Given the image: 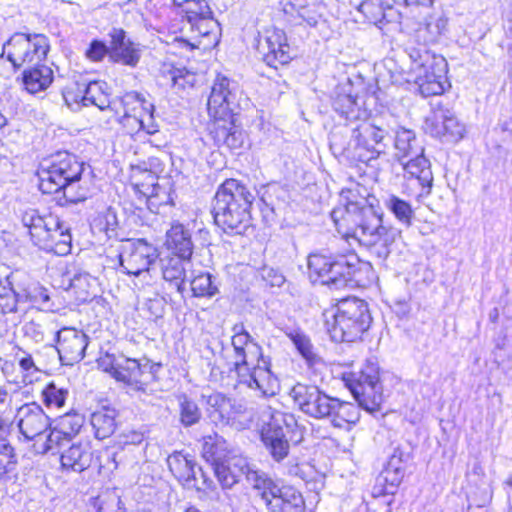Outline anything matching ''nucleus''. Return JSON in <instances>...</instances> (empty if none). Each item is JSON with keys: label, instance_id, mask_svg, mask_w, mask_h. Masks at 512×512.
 Here are the masks:
<instances>
[{"label": "nucleus", "instance_id": "1", "mask_svg": "<svg viewBox=\"0 0 512 512\" xmlns=\"http://www.w3.org/2000/svg\"><path fill=\"white\" fill-rule=\"evenodd\" d=\"M371 200L375 198L361 195L358 188H344L340 193L339 205L331 212V218L345 238L357 240L371 254L385 260L400 231L382 224V218Z\"/></svg>", "mask_w": 512, "mask_h": 512}, {"label": "nucleus", "instance_id": "2", "mask_svg": "<svg viewBox=\"0 0 512 512\" xmlns=\"http://www.w3.org/2000/svg\"><path fill=\"white\" fill-rule=\"evenodd\" d=\"M242 92L236 81L218 75L207 101L209 116L213 119L210 135L219 147L239 149L245 142L242 128L235 123V110L239 106Z\"/></svg>", "mask_w": 512, "mask_h": 512}, {"label": "nucleus", "instance_id": "3", "mask_svg": "<svg viewBox=\"0 0 512 512\" xmlns=\"http://www.w3.org/2000/svg\"><path fill=\"white\" fill-rule=\"evenodd\" d=\"M84 163L67 151L44 159L38 169L39 189L44 194L62 193L60 205L85 201L90 196L88 187L80 184Z\"/></svg>", "mask_w": 512, "mask_h": 512}, {"label": "nucleus", "instance_id": "4", "mask_svg": "<svg viewBox=\"0 0 512 512\" xmlns=\"http://www.w3.org/2000/svg\"><path fill=\"white\" fill-rule=\"evenodd\" d=\"M387 136V130L365 117L350 127H336L330 133L329 143L335 154L369 163L385 152Z\"/></svg>", "mask_w": 512, "mask_h": 512}, {"label": "nucleus", "instance_id": "5", "mask_svg": "<svg viewBox=\"0 0 512 512\" xmlns=\"http://www.w3.org/2000/svg\"><path fill=\"white\" fill-rule=\"evenodd\" d=\"M255 195L236 179H227L217 189L212 214L225 233L243 234L250 226V209Z\"/></svg>", "mask_w": 512, "mask_h": 512}, {"label": "nucleus", "instance_id": "6", "mask_svg": "<svg viewBox=\"0 0 512 512\" xmlns=\"http://www.w3.org/2000/svg\"><path fill=\"white\" fill-rule=\"evenodd\" d=\"M327 331L335 342H354L369 328L372 318L365 301L356 297L340 300L335 310L325 312Z\"/></svg>", "mask_w": 512, "mask_h": 512}, {"label": "nucleus", "instance_id": "7", "mask_svg": "<svg viewBox=\"0 0 512 512\" xmlns=\"http://www.w3.org/2000/svg\"><path fill=\"white\" fill-rule=\"evenodd\" d=\"M408 54L411 66L406 81L415 83L423 97L441 95L450 86L448 65L444 57L418 48H411Z\"/></svg>", "mask_w": 512, "mask_h": 512}, {"label": "nucleus", "instance_id": "8", "mask_svg": "<svg viewBox=\"0 0 512 512\" xmlns=\"http://www.w3.org/2000/svg\"><path fill=\"white\" fill-rule=\"evenodd\" d=\"M359 266L360 260L355 254L332 256L315 252L308 256L310 276L336 290L358 282L355 276Z\"/></svg>", "mask_w": 512, "mask_h": 512}, {"label": "nucleus", "instance_id": "9", "mask_svg": "<svg viewBox=\"0 0 512 512\" xmlns=\"http://www.w3.org/2000/svg\"><path fill=\"white\" fill-rule=\"evenodd\" d=\"M260 439L276 462L284 460L290 450L288 436L297 425L293 415L268 407L262 412Z\"/></svg>", "mask_w": 512, "mask_h": 512}, {"label": "nucleus", "instance_id": "10", "mask_svg": "<svg viewBox=\"0 0 512 512\" xmlns=\"http://www.w3.org/2000/svg\"><path fill=\"white\" fill-rule=\"evenodd\" d=\"M252 495L256 503L266 507L268 512H304L302 494L292 486H280L266 477L255 478Z\"/></svg>", "mask_w": 512, "mask_h": 512}, {"label": "nucleus", "instance_id": "11", "mask_svg": "<svg viewBox=\"0 0 512 512\" xmlns=\"http://www.w3.org/2000/svg\"><path fill=\"white\" fill-rule=\"evenodd\" d=\"M49 42L42 34L16 33L3 45L1 56L6 55L15 69L41 62L47 56Z\"/></svg>", "mask_w": 512, "mask_h": 512}, {"label": "nucleus", "instance_id": "12", "mask_svg": "<svg viewBox=\"0 0 512 512\" xmlns=\"http://www.w3.org/2000/svg\"><path fill=\"white\" fill-rule=\"evenodd\" d=\"M343 380L360 406L369 410L370 403L377 405L381 401L382 386L376 363L367 361L359 371L344 375Z\"/></svg>", "mask_w": 512, "mask_h": 512}, {"label": "nucleus", "instance_id": "13", "mask_svg": "<svg viewBox=\"0 0 512 512\" xmlns=\"http://www.w3.org/2000/svg\"><path fill=\"white\" fill-rule=\"evenodd\" d=\"M157 248L144 239L127 240L121 245L119 263L127 275L146 278L158 258Z\"/></svg>", "mask_w": 512, "mask_h": 512}, {"label": "nucleus", "instance_id": "14", "mask_svg": "<svg viewBox=\"0 0 512 512\" xmlns=\"http://www.w3.org/2000/svg\"><path fill=\"white\" fill-rule=\"evenodd\" d=\"M256 50L262 60L270 67L277 68L290 62V46L283 30L274 26L258 32Z\"/></svg>", "mask_w": 512, "mask_h": 512}, {"label": "nucleus", "instance_id": "15", "mask_svg": "<svg viewBox=\"0 0 512 512\" xmlns=\"http://www.w3.org/2000/svg\"><path fill=\"white\" fill-rule=\"evenodd\" d=\"M290 396L299 410L309 417L323 420L330 415L334 397L315 385L297 383L291 389Z\"/></svg>", "mask_w": 512, "mask_h": 512}, {"label": "nucleus", "instance_id": "16", "mask_svg": "<svg viewBox=\"0 0 512 512\" xmlns=\"http://www.w3.org/2000/svg\"><path fill=\"white\" fill-rule=\"evenodd\" d=\"M236 374L238 385H245L257 392L258 396L269 397L276 394L278 381L270 370L269 358L264 355L261 360H255L254 365H246Z\"/></svg>", "mask_w": 512, "mask_h": 512}, {"label": "nucleus", "instance_id": "17", "mask_svg": "<svg viewBox=\"0 0 512 512\" xmlns=\"http://www.w3.org/2000/svg\"><path fill=\"white\" fill-rule=\"evenodd\" d=\"M56 340L62 364L73 365L84 358L89 337L83 331L65 327L56 333Z\"/></svg>", "mask_w": 512, "mask_h": 512}, {"label": "nucleus", "instance_id": "18", "mask_svg": "<svg viewBox=\"0 0 512 512\" xmlns=\"http://www.w3.org/2000/svg\"><path fill=\"white\" fill-rule=\"evenodd\" d=\"M400 164L404 170L407 186L417 190V196L429 195L433 185V173L430 161L425 157L424 153L421 156L407 159Z\"/></svg>", "mask_w": 512, "mask_h": 512}, {"label": "nucleus", "instance_id": "19", "mask_svg": "<svg viewBox=\"0 0 512 512\" xmlns=\"http://www.w3.org/2000/svg\"><path fill=\"white\" fill-rule=\"evenodd\" d=\"M15 418L21 435L27 441L41 437L50 426L49 417L35 402L22 405Z\"/></svg>", "mask_w": 512, "mask_h": 512}, {"label": "nucleus", "instance_id": "20", "mask_svg": "<svg viewBox=\"0 0 512 512\" xmlns=\"http://www.w3.org/2000/svg\"><path fill=\"white\" fill-rule=\"evenodd\" d=\"M232 346L234 350L233 366L235 372L245 368L246 365H254L255 360H261L262 347L254 341L246 331L243 324L233 327Z\"/></svg>", "mask_w": 512, "mask_h": 512}, {"label": "nucleus", "instance_id": "21", "mask_svg": "<svg viewBox=\"0 0 512 512\" xmlns=\"http://www.w3.org/2000/svg\"><path fill=\"white\" fill-rule=\"evenodd\" d=\"M167 465L175 478L188 488L199 489V479L207 482L204 471L197 466L192 456L175 451L167 458Z\"/></svg>", "mask_w": 512, "mask_h": 512}, {"label": "nucleus", "instance_id": "22", "mask_svg": "<svg viewBox=\"0 0 512 512\" xmlns=\"http://www.w3.org/2000/svg\"><path fill=\"white\" fill-rule=\"evenodd\" d=\"M356 9L374 25L397 22L400 18L395 0H351Z\"/></svg>", "mask_w": 512, "mask_h": 512}, {"label": "nucleus", "instance_id": "23", "mask_svg": "<svg viewBox=\"0 0 512 512\" xmlns=\"http://www.w3.org/2000/svg\"><path fill=\"white\" fill-rule=\"evenodd\" d=\"M24 227L28 229L30 238L35 246L40 249L48 247V235L50 229L58 225V218L53 215L42 216L35 209H28L21 215Z\"/></svg>", "mask_w": 512, "mask_h": 512}, {"label": "nucleus", "instance_id": "24", "mask_svg": "<svg viewBox=\"0 0 512 512\" xmlns=\"http://www.w3.org/2000/svg\"><path fill=\"white\" fill-rule=\"evenodd\" d=\"M109 36L110 53L109 58L111 61L135 67L140 59L139 50L135 47L134 43L126 37L123 29L113 28Z\"/></svg>", "mask_w": 512, "mask_h": 512}, {"label": "nucleus", "instance_id": "25", "mask_svg": "<svg viewBox=\"0 0 512 512\" xmlns=\"http://www.w3.org/2000/svg\"><path fill=\"white\" fill-rule=\"evenodd\" d=\"M189 265L190 259H184L180 255L171 254L160 259L163 279L181 295L186 290L185 277Z\"/></svg>", "mask_w": 512, "mask_h": 512}, {"label": "nucleus", "instance_id": "26", "mask_svg": "<svg viewBox=\"0 0 512 512\" xmlns=\"http://www.w3.org/2000/svg\"><path fill=\"white\" fill-rule=\"evenodd\" d=\"M332 107L345 120L344 126L348 124V127H350L357 121L367 117L366 110L362 109L357 98L350 92H346L344 88L336 92L332 99Z\"/></svg>", "mask_w": 512, "mask_h": 512}, {"label": "nucleus", "instance_id": "27", "mask_svg": "<svg viewBox=\"0 0 512 512\" xmlns=\"http://www.w3.org/2000/svg\"><path fill=\"white\" fill-rule=\"evenodd\" d=\"M166 245L174 255L191 259L194 244L191 231L182 223L174 222L166 232Z\"/></svg>", "mask_w": 512, "mask_h": 512}, {"label": "nucleus", "instance_id": "28", "mask_svg": "<svg viewBox=\"0 0 512 512\" xmlns=\"http://www.w3.org/2000/svg\"><path fill=\"white\" fill-rule=\"evenodd\" d=\"M394 150V157L399 163L421 156L424 153V147L416 137L415 132L405 128L396 132Z\"/></svg>", "mask_w": 512, "mask_h": 512}, {"label": "nucleus", "instance_id": "29", "mask_svg": "<svg viewBox=\"0 0 512 512\" xmlns=\"http://www.w3.org/2000/svg\"><path fill=\"white\" fill-rule=\"evenodd\" d=\"M121 104L123 106V115L117 117V121L125 128L129 133L134 131H140L141 125H143L142 114L137 115L136 110L142 108L145 101L140 97L137 92H128L121 98Z\"/></svg>", "mask_w": 512, "mask_h": 512}, {"label": "nucleus", "instance_id": "30", "mask_svg": "<svg viewBox=\"0 0 512 512\" xmlns=\"http://www.w3.org/2000/svg\"><path fill=\"white\" fill-rule=\"evenodd\" d=\"M330 410V415H327L326 419L336 428L349 430L360 419V409L358 406L350 402L341 401L336 397L333 399Z\"/></svg>", "mask_w": 512, "mask_h": 512}, {"label": "nucleus", "instance_id": "31", "mask_svg": "<svg viewBox=\"0 0 512 512\" xmlns=\"http://www.w3.org/2000/svg\"><path fill=\"white\" fill-rule=\"evenodd\" d=\"M93 453L87 444H73L61 453L60 461L63 469L82 472L92 463Z\"/></svg>", "mask_w": 512, "mask_h": 512}, {"label": "nucleus", "instance_id": "32", "mask_svg": "<svg viewBox=\"0 0 512 512\" xmlns=\"http://www.w3.org/2000/svg\"><path fill=\"white\" fill-rule=\"evenodd\" d=\"M53 79L54 74L51 67L40 62H35L33 66L25 69L22 75L25 89L31 94L46 90Z\"/></svg>", "mask_w": 512, "mask_h": 512}, {"label": "nucleus", "instance_id": "33", "mask_svg": "<svg viewBox=\"0 0 512 512\" xmlns=\"http://www.w3.org/2000/svg\"><path fill=\"white\" fill-rule=\"evenodd\" d=\"M117 416V410L109 406L94 411L90 416V424L95 438L103 440L110 437L116 430Z\"/></svg>", "mask_w": 512, "mask_h": 512}, {"label": "nucleus", "instance_id": "34", "mask_svg": "<svg viewBox=\"0 0 512 512\" xmlns=\"http://www.w3.org/2000/svg\"><path fill=\"white\" fill-rule=\"evenodd\" d=\"M149 367V361L145 363L133 358L121 356L117 359V367L114 371V378L131 386H138L144 370Z\"/></svg>", "mask_w": 512, "mask_h": 512}, {"label": "nucleus", "instance_id": "35", "mask_svg": "<svg viewBox=\"0 0 512 512\" xmlns=\"http://www.w3.org/2000/svg\"><path fill=\"white\" fill-rule=\"evenodd\" d=\"M83 106L93 105L101 111L110 107V92L108 85L102 81H91L84 86V94L81 96Z\"/></svg>", "mask_w": 512, "mask_h": 512}, {"label": "nucleus", "instance_id": "36", "mask_svg": "<svg viewBox=\"0 0 512 512\" xmlns=\"http://www.w3.org/2000/svg\"><path fill=\"white\" fill-rule=\"evenodd\" d=\"M202 456L211 466L223 462L228 456L226 440L218 434L207 435L203 438Z\"/></svg>", "mask_w": 512, "mask_h": 512}, {"label": "nucleus", "instance_id": "37", "mask_svg": "<svg viewBox=\"0 0 512 512\" xmlns=\"http://www.w3.org/2000/svg\"><path fill=\"white\" fill-rule=\"evenodd\" d=\"M48 242L49 247L42 248L47 252L64 256L71 251V234L69 233V228L66 227L59 219L58 225L50 229Z\"/></svg>", "mask_w": 512, "mask_h": 512}, {"label": "nucleus", "instance_id": "38", "mask_svg": "<svg viewBox=\"0 0 512 512\" xmlns=\"http://www.w3.org/2000/svg\"><path fill=\"white\" fill-rule=\"evenodd\" d=\"M408 458V453H405L400 447H395L383 472L385 480L390 481L392 485L400 483L403 477L402 464Z\"/></svg>", "mask_w": 512, "mask_h": 512}, {"label": "nucleus", "instance_id": "39", "mask_svg": "<svg viewBox=\"0 0 512 512\" xmlns=\"http://www.w3.org/2000/svg\"><path fill=\"white\" fill-rule=\"evenodd\" d=\"M289 339L294 344L299 354L309 365L319 362L320 357L315 352L310 338L300 330H294L288 334Z\"/></svg>", "mask_w": 512, "mask_h": 512}, {"label": "nucleus", "instance_id": "40", "mask_svg": "<svg viewBox=\"0 0 512 512\" xmlns=\"http://www.w3.org/2000/svg\"><path fill=\"white\" fill-rule=\"evenodd\" d=\"M385 206L395 218L406 227L412 224L414 211L409 202L395 195H390L385 200Z\"/></svg>", "mask_w": 512, "mask_h": 512}, {"label": "nucleus", "instance_id": "41", "mask_svg": "<svg viewBox=\"0 0 512 512\" xmlns=\"http://www.w3.org/2000/svg\"><path fill=\"white\" fill-rule=\"evenodd\" d=\"M179 404V420L185 427H190L197 424L202 416L198 405L185 394L177 396Z\"/></svg>", "mask_w": 512, "mask_h": 512}, {"label": "nucleus", "instance_id": "42", "mask_svg": "<svg viewBox=\"0 0 512 512\" xmlns=\"http://www.w3.org/2000/svg\"><path fill=\"white\" fill-rule=\"evenodd\" d=\"M190 285L195 297H213L218 293V287L209 273H200L195 276Z\"/></svg>", "mask_w": 512, "mask_h": 512}, {"label": "nucleus", "instance_id": "43", "mask_svg": "<svg viewBox=\"0 0 512 512\" xmlns=\"http://www.w3.org/2000/svg\"><path fill=\"white\" fill-rule=\"evenodd\" d=\"M41 394L46 407L61 408L67 399L68 390L64 387H59L55 382H50L45 386Z\"/></svg>", "mask_w": 512, "mask_h": 512}, {"label": "nucleus", "instance_id": "44", "mask_svg": "<svg viewBox=\"0 0 512 512\" xmlns=\"http://www.w3.org/2000/svg\"><path fill=\"white\" fill-rule=\"evenodd\" d=\"M190 25L191 29L197 31L201 37L208 38L210 43L218 41L219 23L214 19L213 13L190 23Z\"/></svg>", "mask_w": 512, "mask_h": 512}, {"label": "nucleus", "instance_id": "45", "mask_svg": "<svg viewBox=\"0 0 512 512\" xmlns=\"http://www.w3.org/2000/svg\"><path fill=\"white\" fill-rule=\"evenodd\" d=\"M94 281L95 279L89 273L78 271L69 278V287L79 294L78 297L82 301H86L91 296L90 288Z\"/></svg>", "mask_w": 512, "mask_h": 512}, {"label": "nucleus", "instance_id": "46", "mask_svg": "<svg viewBox=\"0 0 512 512\" xmlns=\"http://www.w3.org/2000/svg\"><path fill=\"white\" fill-rule=\"evenodd\" d=\"M85 422L84 416L79 413H67L57 419L56 425L62 430V433L68 437L76 436Z\"/></svg>", "mask_w": 512, "mask_h": 512}, {"label": "nucleus", "instance_id": "47", "mask_svg": "<svg viewBox=\"0 0 512 512\" xmlns=\"http://www.w3.org/2000/svg\"><path fill=\"white\" fill-rule=\"evenodd\" d=\"M120 496L116 490H106L93 500L97 512H116L120 505Z\"/></svg>", "mask_w": 512, "mask_h": 512}, {"label": "nucleus", "instance_id": "48", "mask_svg": "<svg viewBox=\"0 0 512 512\" xmlns=\"http://www.w3.org/2000/svg\"><path fill=\"white\" fill-rule=\"evenodd\" d=\"M448 112L449 109L443 108L441 105H437L434 107L431 116L427 118L426 124L433 136H445V122L448 117Z\"/></svg>", "mask_w": 512, "mask_h": 512}, {"label": "nucleus", "instance_id": "49", "mask_svg": "<svg viewBox=\"0 0 512 512\" xmlns=\"http://www.w3.org/2000/svg\"><path fill=\"white\" fill-rule=\"evenodd\" d=\"M189 23L201 20L204 16H210L212 10L207 0H190V2L181 11Z\"/></svg>", "mask_w": 512, "mask_h": 512}, {"label": "nucleus", "instance_id": "50", "mask_svg": "<svg viewBox=\"0 0 512 512\" xmlns=\"http://www.w3.org/2000/svg\"><path fill=\"white\" fill-rule=\"evenodd\" d=\"M22 300L28 301L33 305L45 306L49 302L50 297L46 288L39 283H32L23 290Z\"/></svg>", "mask_w": 512, "mask_h": 512}, {"label": "nucleus", "instance_id": "51", "mask_svg": "<svg viewBox=\"0 0 512 512\" xmlns=\"http://www.w3.org/2000/svg\"><path fill=\"white\" fill-rule=\"evenodd\" d=\"M212 469L223 489H229L237 483V475L232 473V466L225 461L215 464Z\"/></svg>", "mask_w": 512, "mask_h": 512}, {"label": "nucleus", "instance_id": "52", "mask_svg": "<svg viewBox=\"0 0 512 512\" xmlns=\"http://www.w3.org/2000/svg\"><path fill=\"white\" fill-rule=\"evenodd\" d=\"M16 455L14 448L7 442L0 443V477L14 470Z\"/></svg>", "mask_w": 512, "mask_h": 512}, {"label": "nucleus", "instance_id": "53", "mask_svg": "<svg viewBox=\"0 0 512 512\" xmlns=\"http://www.w3.org/2000/svg\"><path fill=\"white\" fill-rule=\"evenodd\" d=\"M464 127L458 122L453 112L449 110L445 122V138L447 141H458L463 137Z\"/></svg>", "mask_w": 512, "mask_h": 512}, {"label": "nucleus", "instance_id": "54", "mask_svg": "<svg viewBox=\"0 0 512 512\" xmlns=\"http://www.w3.org/2000/svg\"><path fill=\"white\" fill-rule=\"evenodd\" d=\"M70 440L71 437H68L66 434L62 433V430L59 429L58 425H55L47 436L46 441L43 443L42 452L46 453L53 450L54 448L61 447L63 442H68Z\"/></svg>", "mask_w": 512, "mask_h": 512}, {"label": "nucleus", "instance_id": "55", "mask_svg": "<svg viewBox=\"0 0 512 512\" xmlns=\"http://www.w3.org/2000/svg\"><path fill=\"white\" fill-rule=\"evenodd\" d=\"M109 53L110 45L107 46L105 42L94 39L90 42L89 47L85 52V55L89 60L93 62H99L103 60L105 56H109Z\"/></svg>", "mask_w": 512, "mask_h": 512}, {"label": "nucleus", "instance_id": "56", "mask_svg": "<svg viewBox=\"0 0 512 512\" xmlns=\"http://www.w3.org/2000/svg\"><path fill=\"white\" fill-rule=\"evenodd\" d=\"M294 10L309 26H315L317 24L316 16L310 15L306 8V0H294L285 5L286 12H293Z\"/></svg>", "mask_w": 512, "mask_h": 512}, {"label": "nucleus", "instance_id": "57", "mask_svg": "<svg viewBox=\"0 0 512 512\" xmlns=\"http://www.w3.org/2000/svg\"><path fill=\"white\" fill-rule=\"evenodd\" d=\"M22 332L25 337L31 339L35 343H41L44 341L45 335L43 326L35 321L30 320L22 326Z\"/></svg>", "mask_w": 512, "mask_h": 512}, {"label": "nucleus", "instance_id": "58", "mask_svg": "<svg viewBox=\"0 0 512 512\" xmlns=\"http://www.w3.org/2000/svg\"><path fill=\"white\" fill-rule=\"evenodd\" d=\"M149 106L150 108H147L142 105L141 110L143 113L141 114L143 116V125H141V130L145 131L151 136H155L159 132V129L158 124L155 122L153 116L154 106L151 104Z\"/></svg>", "mask_w": 512, "mask_h": 512}, {"label": "nucleus", "instance_id": "59", "mask_svg": "<svg viewBox=\"0 0 512 512\" xmlns=\"http://www.w3.org/2000/svg\"><path fill=\"white\" fill-rule=\"evenodd\" d=\"M207 405L214 408L223 417L224 413L230 407V400L221 393H213L207 398Z\"/></svg>", "mask_w": 512, "mask_h": 512}, {"label": "nucleus", "instance_id": "60", "mask_svg": "<svg viewBox=\"0 0 512 512\" xmlns=\"http://www.w3.org/2000/svg\"><path fill=\"white\" fill-rule=\"evenodd\" d=\"M160 191H161V187L158 184H154L152 187V192L148 196V200H147L148 208L150 210H152V208L157 205L171 203L170 195L168 193H166L165 191H163L162 196H161Z\"/></svg>", "mask_w": 512, "mask_h": 512}, {"label": "nucleus", "instance_id": "61", "mask_svg": "<svg viewBox=\"0 0 512 512\" xmlns=\"http://www.w3.org/2000/svg\"><path fill=\"white\" fill-rule=\"evenodd\" d=\"M85 84H75V87H69L63 92L65 103L71 107L73 104H82L81 96L84 94Z\"/></svg>", "mask_w": 512, "mask_h": 512}, {"label": "nucleus", "instance_id": "62", "mask_svg": "<svg viewBox=\"0 0 512 512\" xmlns=\"http://www.w3.org/2000/svg\"><path fill=\"white\" fill-rule=\"evenodd\" d=\"M19 301H22V294L18 293V292L10 294V295L6 296L5 298L4 297L1 298L0 299V308H1L2 313L7 314V313L16 312L17 311V303Z\"/></svg>", "mask_w": 512, "mask_h": 512}, {"label": "nucleus", "instance_id": "63", "mask_svg": "<svg viewBox=\"0 0 512 512\" xmlns=\"http://www.w3.org/2000/svg\"><path fill=\"white\" fill-rule=\"evenodd\" d=\"M224 461L226 464L232 466V473L237 475L238 483L240 478L245 474V469L247 468L245 460L235 456H228Z\"/></svg>", "mask_w": 512, "mask_h": 512}, {"label": "nucleus", "instance_id": "64", "mask_svg": "<svg viewBox=\"0 0 512 512\" xmlns=\"http://www.w3.org/2000/svg\"><path fill=\"white\" fill-rule=\"evenodd\" d=\"M263 279L272 287H281L285 282L284 276L272 268L263 270Z\"/></svg>", "mask_w": 512, "mask_h": 512}]
</instances>
